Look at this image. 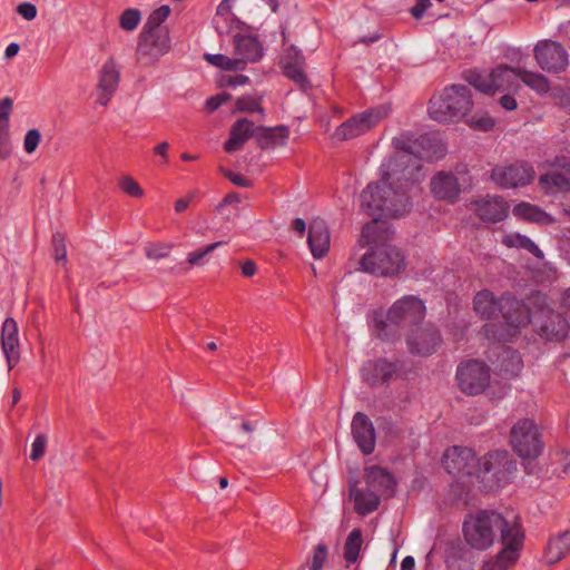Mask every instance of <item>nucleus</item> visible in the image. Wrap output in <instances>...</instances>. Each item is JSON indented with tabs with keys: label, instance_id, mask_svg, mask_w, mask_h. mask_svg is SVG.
I'll return each instance as SVG.
<instances>
[{
	"label": "nucleus",
	"instance_id": "52",
	"mask_svg": "<svg viewBox=\"0 0 570 570\" xmlns=\"http://www.w3.org/2000/svg\"><path fill=\"white\" fill-rule=\"evenodd\" d=\"M233 100V95L227 91H220L214 96H210L206 99L205 107H220L226 105Z\"/></svg>",
	"mask_w": 570,
	"mask_h": 570
},
{
	"label": "nucleus",
	"instance_id": "15",
	"mask_svg": "<svg viewBox=\"0 0 570 570\" xmlns=\"http://www.w3.org/2000/svg\"><path fill=\"white\" fill-rule=\"evenodd\" d=\"M383 117L381 109H365L344 121L335 130L334 137L338 140L355 138L376 126Z\"/></svg>",
	"mask_w": 570,
	"mask_h": 570
},
{
	"label": "nucleus",
	"instance_id": "42",
	"mask_svg": "<svg viewBox=\"0 0 570 570\" xmlns=\"http://www.w3.org/2000/svg\"><path fill=\"white\" fill-rule=\"evenodd\" d=\"M204 59L212 66L218 67L224 70H242V62L237 61L235 57L230 58L220 53H205Z\"/></svg>",
	"mask_w": 570,
	"mask_h": 570
},
{
	"label": "nucleus",
	"instance_id": "57",
	"mask_svg": "<svg viewBox=\"0 0 570 570\" xmlns=\"http://www.w3.org/2000/svg\"><path fill=\"white\" fill-rule=\"evenodd\" d=\"M431 4L430 0H416V3L410 9V12L415 19H421Z\"/></svg>",
	"mask_w": 570,
	"mask_h": 570
},
{
	"label": "nucleus",
	"instance_id": "45",
	"mask_svg": "<svg viewBox=\"0 0 570 570\" xmlns=\"http://www.w3.org/2000/svg\"><path fill=\"white\" fill-rule=\"evenodd\" d=\"M173 245L168 243H149L145 246V255L153 261H159L169 256Z\"/></svg>",
	"mask_w": 570,
	"mask_h": 570
},
{
	"label": "nucleus",
	"instance_id": "32",
	"mask_svg": "<svg viewBox=\"0 0 570 570\" xmlns=\"http://www.w3.org/2000/svg\"><path fill=\"white\" fill-rule=\"evenodd\" d=\"M570 554V532L563 531L550 538L546 549L548 564H554Z\"/></svg>",
	"mask_w": 570,
	"mask_h": 570
},
{
	"label": "nucleus",
	"instance_id": "21",
	"mask_svg": "<svg viewBox=\"0 0 570 570\" xmlns=\"http://www.w3.org/2000/svg\"><path fill=\"white\" fill-rule=\"evenodd\" d=\"M431 193L439 200L455 202L461 193L458 178L446 171L436 173L430 183Z\"/></svg>",
	"mask_w": 570,
	"mask_h": 570
},
{
	"label": "nucleus",
	"instance_id": "56",
	"mask_svg": "<svg viewBox=\"0 0 570 570\" xmlns=\"http://www.w3.org/2000/svg\"><path fill=\"white\" fill-rule=\"evenodd\" d=\"M222 173L225 177H227L233 184L239 186V187H249L250 183L248 179H246L244 176L238 175L232 170L228 169H222Z\"/></svg>",
	"mask_w": 570,
	"mask_h": 570
},
{
	"label": "nucleus",
	"instance_id": "50",
	"mask_svg": "<svg viewBox=\"0 0 570 570\" xmlns=\"http://www.w3.org/2000/svg\"><path fill=\"white\" fill-rule=\"evenodd\" d=\"M326 558L327 547L324 543H318L314 549L311 570H322Z\"/></svg>",
	"mask_w": 570,
	"mask_h": 570
},
{
	"label": "nucleus",
	"instance_id": "37",
	"mask_svg": "<svg viewBox=\"0 0 570 570\" xmlns=\"http://www.w3.org/2000/svg\"><path fill=\"white\" fill-rule=\"evenodd\" d=\"M10 115L8 110L0 111V159H7L11 155L12 146L9 132Z\"/></svg>",
	"mask_w": 570,
	"mask_h": 570
},
{
	"label": "nucleus",
	"instance_id": "34",
	"mask_svg": "<svg viewBox=\"0 0 570 570\" xmlns=\"http://www.w3.org/2000/svg\"><path fill=\"white\" fill-rule=\"evenodd\" d=\"M462 118L474 130L488 131L495 125L494 119L484 109H466Z\"/></svg>",
	"mask_w": 570,
	"mask_h": 570
},
{
	"label": "nucleus",
	"instance_id": "28",
	"mask_svg": "<svg viewBox=\"0 0 570 570\" xmlns=\"http://www.w3.org/2000/svg\"><path fill=\"white\" fill-rule=\"evenodd\" d=\"M257 127L247 119H239L230 129L228 140L224 145L227 153H234L243 148L244 144L253 136H256Z\"/></svg>",
	"mask_w": 570,
	"mask_h": 570
},
{
	"label": "nucleus",
	"instance_id": "14",
	"mask_svg": "<svg viewBox=\"0 0 570 570\" xmlns=\"http://www.w3.org/2000/svg\"><path fill=\"white\" fill-rule=\"evenodd\" d=\"M425 315L424 303L416 296L407 295L397 299L389 309L386 322L394 325H413Z\"/></svg>",
	"mask_w": 570,
	"mask_h": 570
},
{
	"label": "nucleus",
	"instance_id": "55",
	"mask_svg": "<svg viewBox=\"0 0 570 570\" xmlns=\"http://www.w3.org/2000/svg\"><path fill=\"white\" fill-rule=\"evenodd\" d=\"M17 12L26 20H32L37 16V8L30 2H21L17 7Z\"/></svg>",
	"mask_w": 570,
	"mask_h": 570
},
{
	"label": "nucleus",
	"instance_id": "39",
	"mask_svg": "<svg viewBox=\"0 0 570 570\" xmlns=\"http://www.w3.org/2000/svg\"><path fill=\"white\" fill-rule=\"evenodd\" d=\"M170 13V8L168 6H161L158 9L154 10L146 23L142 27L141 31H148L158 33L159 31H168L165 28H161V23L168 18Z\"/></svg>",
	"mask_w": 570,
	"mask_h": 570
},
{
	"label": "nucleus",
	"instance_id": "62",
	"mask_svg": "<svg viewBox=\"0 0 570 570\" xmlns=\"http://www.w3.org/2000/svg\"><path fill=\"white\" fill-rule=\"evenodd\" d=\"M193 198V195H189L188 197L186 198H180L178 199L176 203H175V210L177 213H183L184 210L187 209V207L189 206L190 204V200Z\"/></svg>",
	"mask_w": 570,
	"mask_h": 570
},
{
	"label": "nucleus",
	"instance_id": "20",
	"mask_svg": "<svg viewBox=\"0 0 570 570\" xmlns=\"http://www.w3.org/2000/svg\"><path fill=\"white\" fill-rule=\"evenodd\" d=\"M235 59L242 62V70L248 62H256L263 57V46L250 35H236L234 37Z\"/></svg>",
	"mask_w": 570,
	"mask_h": 570
},
{
	"label": "nucleus",
	"instance_id": "7",
	"mask_svg": "<svg viewBox=\"0 0 570 570\" xmlns=\"http://www.w3.org/2000/svg\"><path fill=\"white\" fill-rule=\"evenodd\" d=\"M510 443L513 451L522 459H535L543 450L540 430L531 419H521L512 425Z\"/></svg>",
	"mask_w": 570,
	"mask_h": 570
},
{
	"label": "nucleus",
	"instance_id": "30",
	"mask_svg": "<svg viewBox=\"0 0 570 570\" xmlns=\"http://www.w3.org/2000/svg\"><path fill=\"white\" fill-rule=\"evenodd\" d=\"M289 131L286 126L257 127L256 138L263 149H274L287 144Z\"/></svg>",
	"mask_w": 570,
	"mask_h": 570
},
{
	"label": "nucleus",
	"instance_id": "40",
	"mask_svg": "<svg viewBox=\"0 0 570 570\" xmlns=\"http://www.w3.org/2000/svg\"><path fill=\"white\" fill-rule=\"evenodd\" d=\"M227 244L226 240H219L212 244H208L202 248L189 252L186 257V262L190 266H202L207 263V256L212 254L218 247Z\"/></svg>",
	"mask_w": 570,
	"mask_h": 570
},
{
	"label": "nucleus",
	"instance_id": "2",
	"mask_svg": "<svg viewBox=\"0 0 570 570\" xmlns=\"http://www.w3.org/2000/svg\"><path fill=\"white\" fill-rule=\"evenodd\" d=\"M443 465L449 474L458 478L472 476L500 483L504 481L515 464L507 451H497L476 459L472 449L452 446L443 454Z\"/></svg>",
	"mask_w": 570,
	"mask_h": 570
},
{
	"label": "nucleus",
	"instance_id": "61",
	"mask_svg": "<svg viewBox=\"0 0 570 570\" xmlns=\"http://www.w3.org/2000/svg\"><path fill=\"white\" fill-rule=\"evenodd\" d=\"M256 264L248 259V261H245L243 264H242V273L244 276L246 277H252L255 275L256 273Z\"/></svg>",
	"mask_w": 570,
	"mask_h": 570
},
{
	"label": "nucleus",
	"instance_id": "18",
	"mask_svg": "<svg viewBox=\"0 0 570 570\" xmlns=\"http://www.w3.org/2000/svg\"><path fill=\"white\" fill-rule=\"evenodd\" d=\"M514 533L513 539L502 543L501 551L493 559L487 561L482 570H509L517 563L523 546L524 534Z\"/></svg>",
	"mask_w": 570,
	"mask_h": 570
},
{
	"label": "nucleus",
	"instance_id": "53",
	"mask_svg": "<svg viewBox=\"0 0 570 570\" xmlns=\"http://www.w3.org/2000/svg\"><path fill=\"white\" fill-rule=\"evenodd\" d=\"M53 243V256L57 262L66 261L67 249L63 237L60 234H55L52 237Z\"/></svg>",
	"mask_w": 570,
	"mask_h": 570
},
{
	"label": "nucleus",
	"instance_id": "23",
	"mask_svg": "<svg viewBox=\"0 0 570 570\" xmlns=\"http://www.w3.org/2000/svg\"><path fill=\"white\" fill-rule=\"evenodd\" d=\"M474 212L485 222H501L509 213L508 204L498 196H485L473 203Z\"/></svg>",
	"mask_w": 570,
	"mask_h": 570
},
{
	"label": "nucleus",
	"instance_id": "58",
	"mask_svg": "<svg viewBox=\"0 0 570 570\" xmlns=\"http://www.w3.org/2000/svg\"><path fill=\"white\" fill-rule=\"evenodd\" d=\"M561 314L570 317V288L566 289L560 299Z\"/></svg>",
	"mask_w": 570,
	"mask_h": 570
},
{
	"label": "nucleus",
	"instance_id": "36",
	"mask_svg": "<svg viewBox=\"0 0 570 570\" xmlns=\"http://www.w3.org/2000/svg\"><path fill=\"white\" fill-rule=\"evenodd\" d=\"M363 539H362V532L360 529H354L350 532L347 535V539L345 541L344 546V558L350 566L351 563H354L361 552Z\"/></svg>",
	"mask_w": 570,
	"mask_h": 570
},
{
	"label": "nucleus",
	"instance_id": "33",
	"mask_svg": "<svg viewBox=\"0 0 570 570\" xmlns=\"http://www.w3.org/2000/svg\"><path fill=\"white\" fill-rule=\"evenodd\" d=\"M512 213L515 217L540 225H551L554 223V219L549 214L538 206L525 202L515 205Z\"/></svg>",
	"mask_w": 570,
	"mask_h": 570
},
{
	"label": "nucleus",
	"instance_id": "13",
	"mask_svg": "<svg viewBox=\"0 0 570 570\" xmlns=\"http://www.w3.org/2000/svg\"><path fill=\"white\" fill-rule=\"evenodd\" d=\"M534 59L541 69L559 73L568 67V52L563 46L553 40H543L534 47Z\"/></svg>",
	"mask_w": 570,
	"mask_h": 570
},
{
	"label": "nucleus",
	"instance_id": "9",
	"mask_svg": "<svg viewBox=\"0 0 570 570\" xmlns=\"http://www.w3.org/2000/svg\"><path fill=\"white\" fill-rule=\"evenodd\" d=\"M459 387L466 394L482 393L490 383V370L488 365L478 360L461 363L456 370Z\"/></svg>",
	"mask_w": 570,
	"mask_h": 570
},
{
	"label": "nucleus",
	"instance_id": "27",
	"mask_svg": "<svg viewBox=\"0 0 570 570\" xmlns=\"http://www.w3.org/2000/svg\"><path fill=\"white\" fill-rule=\"evenodd\" d=\"M441 101L444 107H471V89L465 85H452L443 90L438 101L435 97L430 99V104L436 105Z\"/></svg>",
	"mask_w": 570,
	"mask_h": 570
},
{
	"label": "nucleus",
	"instance_id": "43",
	"mask_svg": "<svg viewBox=\"0 0 570 570\" xmlns=\"http://www.w3.org/2000/svg\"><path fill=\"white\" fill-rule=\"evenodd\" d=\"M284 73L287 78L293 80L301 89L306 90L309 88V81L305 75V66H283Z\"/></svg>",
	"mask_w": 570,
	"mask_h": 570
},
{
	"label": "nucleus",
	"instance_id": "48",
	"mask_svg": "<svg viewBox=\"0 0 570 570\" xmlns=\"http://www.w3.org/2000/svg\"><path fill=\"white\" fill-rule=\"evenodd\" d=\"M283 66H306L305 57L302 55V52L295 47L291 46L286 53L283 57L282 60Z\"/></svg>",
	"mask_w": 570,
	"mask_h": 570
},
{
	"label": "nucleus",
	"instance_id": "38",
	"mask_svg": "<svg viewBox=\"0 0 570 570\" xmlns=\"http://www.w3.org/2000/svg\"><path fill=\"white\" fill-rule=\"evenodd\" d=\"M519 79L539 94H546L550 89L548 79L541 73L519 68Z\"/></svg>",
	"mask_w": 570,
	"mask_h": 570
},
{
	"label": "nucleus",
	"instance_id": "10",
	"mask_svg": "<svg viewBox=\"0 0 570 570\" xmlns=\"http://www.w3.org/2000/svg\"><path fill=\"white\" fill-rule=\"evenodd\" d=\"M535 178L532 165L515 161L510 165L497 166L491 171V179L501 188H519L531 184Z\"/></svg>",
	"mask_w": 570,
	"mask_h": 570
},
{
	"label": "nucleus",
	"instance_id": "17",
	"mask_svg": "<svg viewBox=\"0 0 570 570\" xmlns=\"http://www.w3.org/2000/svg\"><path fill=\"white\" fill-rule=\"evenodd\" d=\"M401 376V364L385 358L368 361L362 367V377L371 386L389 383Z\"/></svg>",
	"mask_w": 570,
	"mask_h": 570
},
{
	"label": "nucleus",
	"instance_id": "35",
	"mask_svg": "<svg viewBox=\"0 0 570 570\" xmlns=\"http://www.w3.org/2000/svg\"><path fill=\"white\" fill-rule=\"evenodd\" d=\"M502 244L510 248L514 247L525 249L539 259H543L544 257L543 252L537 246L534 242L519 233L504 235L502 237Z\"/></svg>",
	"mask_w": 570,
	"mask_h": 570
},
{
	"label": "nucleus",
	"instance_id": "44",
	"mask_svg": "<svg viewBox=\"0 0 570 570\" xmlns=\"http://www.w3.org/2000/svg\"><path fill=\"white\" fill-rule=\"evenodd\" d=\"M430 117L441 124L459 122L462 118V109H429Z\"/></svg>",
	"mask_w": 570,
	"mask_h": 570
},
{
	"label": "nucleus",
	"instance_id": "54",
	"mask_svg": "<svg viewBox=\"0 0 570 570\" xmlns=\"http://www.w3.org/2000/svg\"><path fill=\"white\" fill-rule=\"evenodd\" d=\"M234 107H261L262 99L256 95L239 96L234 101Z\"/></svg>",
	"mask_w": 570,
	"mask_h": 570
},
{
	"label": "nucleus",
	"instance_id": "8",
	"mask_svg": "<svg viewBox=\"0 0 570 570\" xmlns=\"http://www.w3.org/2000/svg\"><path fill=\"white\" fill-rule=\"evenodd\" d=\"M466 79L480 92L493 96L497 92H504L511 89L514 81L519 79V68L499 66L488 76L471 72Z\"/></svg>",
	"mask_w": 570,
	"mask_h": 570
},
{
	"label": "nucleus",
	"instance_id": "29",
	"mask_svg": "<svg viewBox=\"0 0 570 570\" xmlns=\"http://www.w3.org/2000/svg\"><path fill=\"white\" fill-rule=\"evenodd\" d=\"M119 81V70L117 69L114 59H109L102 67L101 77L99 81L100 94L97 102L106 106L109 102L110 96L116 90Z\"/></svg>",
	"mask_w": 570,
	"mask_h": 570
},
{
	"label": "nucleus",
	"instance_id": "11",
	"mask_svg": "<svg viewBox=\"0 0 570 570\" xmlns=\"http://www.w3.org/2000/svg\"><path fill=\"white\" fill-rule=\"evenodd\" d=\"M170 39L168 31H141L136 50L137 61L142 66H150L168 52Z\"/></svg>",
	"mask_w": 570,
	"mask_h": 570
},
{
	"label": "nucleus",
	"instance_id": "1",
	"mask_svg": "<svg viewBox=\"0 0 570 570\" xmlns=\"http://www.w3.org/2000/svg\"><path fill=\"white\" fill-rule=\"evenodd\" d=\"M411 183L404 181L402 174L394 167L391 159H384L380 166V179L370 184L360 196L361 209L373 217L362 230L361 243H375V230L382 218H397L410 210L405 188Z\"/></svg>",
	"mask_w": 570,
	"mask_h": 570
},
{
	"label": "nucleus",
	"instance_id": "64",
	"mask_svg": "<svg viewBox=\"0 0 570 570\" xmlns=\"http://www.w3.org/2000/svg\"><path fill=\"white\" fill-rule=\"evenodd\" d=\"M415 560L412 556H407L402 560L401 570H414Z\"/></svg>",
	"mask_w": 570,
	"mask_h": 570
},
{
	"label": "nucleus",
	"instance_id": "19",
	"mask_svg": "<svg viewBox=\"0 0 570 570\" xmlns=\"http://www.w3.org/2000/svg\"><path fill=\"white\" fill-rule=\"evenodd\" d=\"M440 342L439 333L431 326L416 328L407 337L410 352L421 356H428L434 353Z\"/></svg>",
	"mask_w": 570,
	"mask_h": 570
},
{
	"label": "nucleus",
	"instance_id": "60",
	"mask_svg": "<svg viewBox=\"0 0 570 570\" xmlns=\"http://www.w3.org/2000/svg\"><path fill=\"white\" fill-rule=\"evenodd\" d=\"M373 327L379 337L387 336L386 330L389 324L385 321L375 317L373 321Z\"/></svg>",
	"mask_w": 570,
	"mask_h": 570
},
{
	"label": "nucleus",
	"instance_id": "22",
	"mask_svg": "<svg viewBox=\"0 0 570 570\" xmlns=\"http://www.w3.org/2000/svg\"><path fill=\"white\" fill-rule=\"evenodd\" d=\"M353 438L364 454H370L375 448V431L368 417L357 412L352 421Z\"/></svg>",
	"mask_w": 570,
	"mask_h": 570
},
{
	"label": "nucleus",
	"instance_id": "6",
	"mask_svg": "<svg viewBox=\"0 0 570 570\" xmlns=\"http://www.w3.org/2000/svg\"><path fill=\"white\" fill-rule=\"evenodd\" d=\"M405 268V256L390 244L371 246L358 261V271L377 277H395Z\"/></svg>",
	"mask_w": 570,
	"mask_h": 570
},
{
	"label": "nucleus",
	"instance_id": "16",
	"mask_svg": "<svg viewBox=\"0 0 570 570\" xmlns=\"http://www.w3.org/2000/svg\"><path fill=\"white\" fill-rule=\"evenodd\" d=\"M517 301L512 297H502L498 301L495 296L489 291L479 292L473 299L474 311L481 317L490 320L494 317L498 312H501L507 321L505 314L510 313L513 316L518 315L515 306H511L510 302Z\"/></svg>",
	"mask_w": 570,
	"mask_h": 570
},
{
	"label": "nucleus",
	"instance_id": "26",
	"mask_svg": "<svg viewBox=\"0 0 570 570\" xmlns=\"http://www.w3.org/2000/svg\"><path fill=\"white\" fill-rule=\"evenodd\" d=\"M365 483L380 494L392 495L395 490V479L384 468L372 465L365 470Z\"/></svg>",
	"mask_w": 570,
	"mask_h": 570
},
{
	"label": "nucleus",
	"instance_id": "5",
	"mask_svg": "<svg viewBox=\"0 0 570 570\" xmlns=\"http://www.w3.org/2000/svg\"><path fill=\"white\" fill-rule=\"evenodd\" d=\"M500 532L501 543L513 539L514 532L524 534L517 520L509 521L494 511H479L470 514L463 523V533L466 542L474 549L490 548Z\"/></svg>",
	"mask_w": 570,
	"mask_h": 570
},
{
	"label": "nucleus",
	"instance_id": "47",
	"mask_svg": "<svg viewBox=\"0 0 570 570\" xmlns=\"http://www.w3.org/2000/svg\"><path fill=\"white\" fill-rule=\"evenodd\" d=\"M141 14L137 9H126L119 19L120 27L126 31H132L137 28L140 21Z\"/></svg>",
	"mask_w": 570,
	"mask_h": 570
},
{
	"label": "nucleus",
	"instance_id": "46",
	"mask_svg": "<svg viewBox=\"0 0 570 570\" xmlns=\"http://www.w3.org/2000/svg\"><path fill=\"white\" fill-rule=\"evenodd\" d=\"M119 187L126 195L135 198L144 196V189L140 187L138 181L131 176L126 175L119 179Z\"/></svg>",
	"mask_w": 570,
	"mask_h": 570
},
{
	"label": "nucleus",
	"instance_id": "3",
	"mask_svg": "<svg viewBox=\"0 0 570 570\" xmlns=\"http://www.w3.org/2000/svg\"><path fill=\"white\" fill-rule=\"evenodd\" d=\"M392 145L397 153L387 159L404 177V181L414 184L420 180V159L435 161L444 157L446 148L436 137L423 135L416 139L409 132L393 138Z\"/></svg>",
	"mask_w": 570,
	"mask_h": 570
},
{
	"label": "nucleus",
	"instance_id": "25",
	"mask_svg": "<svg viewBox=\"0 0 570 570\" xmlns=\"http://www.w3.org/2000/svg\"><path fill=\"white\" fill-rule=\"evenodd\" d=\"M330 240V232L324 220H313L309 226L307 243L314 258L320 259L327 254Z\"/></svg>",
	"mask_w": 570,
	"mask_h": 570
},
{
	"label": "nucleus",
	"instance_id": "51",
	"mask_svg": "<svg viewBox=\"0 0 570 570\" xmlns=\"http://www.w3.org/2000/svg\"><path fill=\"white\" fill-rule=\"evenodd\" d=\"M41 140V135L38 129H30L27 131L23 139V149L27 154H32Z\"/></svg>",
	"mask_w": 570,
	"mask_h": 570
},
{
	"label": "nucleus",
	"instance_id": "24",
	"mask_svg": "<svg viewBox=\"0 0 570 570\" xmlns=\"http://www.w3.org/2000/svg\"><path fill=\"white\" fill-rule=\"evenodd\" d=\"M1 346L7 358L8 367L11 370L19 361L18 326L13 318L4 320L1 331Z\"/></svg>",
	"mask_w": 570,
	"mask_h": 570
},
{
	"label": "nucleus",
	"instance_id": "4",
	"mask_svg": "<svg viewBox=\"0 0 570 570\" xmlns=\"http://www.w3.org/2000/svg\"><path fill=\"white\" fill-rule=\"evenodd\" d=\"M529 304L535 306L532 311L529 305L520 301H511L510 305L515 306L518 315L505 314L507 323L512 327H520L534 322L540 334L551 341H561L569 333V322L559 312H554L547 305V298L543 294L534 293L529 297Z\"/></svg>",
	"mask_w": 570,
	"mask_h": 570
},
{
	"label": "nucleus",
	"instance_id": "49",
	"mask_svg": "<svg viewBox=\"0 0 570 570\" xmlns=\"http://www.w3.org/2000/svg\"><path fill=\"white\" fill-rule=\"evenodd\" d=\"M47 443H48V440L45 434H38L35 438V440L31 444V453H30V459L32 461H38L45 455L46 449H47Z\"/></svg>",
	"mask_w": 570,
	"mask_h": 570
},
{
	"label": "nucleus",
	"instance_id": "31",
	"mask_svg": "<svg viewBox=\"0 0 570 570\" xmlns=\"http://www.w3.org/2000/svg\"><path fill=\"white\" fill-rule=\"evenodd\" d=\"M380 495L381 494L372 488L366 487V490L357 489L355 483L350 489V497L354 500V509L357 513L363 515L379 508Z\"/></svg>",
	"mask_w": 570,
	"mask_h": 570
},
{
	"label": "nucleus",
	"instance_id": "63",
	"mask_svg": "<svg viewBox=\"0 0 570 570\" xmlns=\"http://www.w3.org/2000/svg\"><path fill=\"white\" fill-rule=\"evenodd\" d=\"M168 144L167 142H160L155 147V153L160 156L164 160V163L167 161V151H168Z\"/></svg>",
	"mask_w": 570,
	"mask_h": 570
},
{
	"label": "nucleus",
	"instance_id": "12",
	"mask_svg": "<svg viewBox=\"0 0 570 570\" xmlns=\"http://www.w3.org/2000/svg\"><path fill=\"white\" fill-rule=\"evenodd\" d=\"M552 166L554 170L539 177L540 189L551 196L570 194V158L556 157Z\"/></svg>",
	"mask_w": 570,
	"mask_h": 570
},
{
	"label": "nucleus",
	"instance_id": "59",
	"mask_svg": "<svg viewBox=\"0 0 570 570\" xmlns=\"http://www.w3.org/2000/svg\"><path fill=\"white\" fill-rule=\"evenodd\" d=\"M232 1L233 0H223L217 7L216 17H225L226 18L228 16H233Z\"/></svg>",
	"mask_w": 570,
	"mask_h": 570
},
{
	"label": "nucleus",
	"instance_id": "41",
	"mask_svg": "<svg viewBox=\"0 0 570 570\" xmlns=\"http://www.w3.org/2000/svg\"><path fill=\"white\" fill-rule=\"evenodd\" d=\"M254 431L255 425H253L248 421H245L242 423L237 431L230 432V434L228 435L229 442L239 448H245L252 442V435Z\"/></svg>",
	"mask_w": 570,
	"mask_h": 570
}]
</instances>
